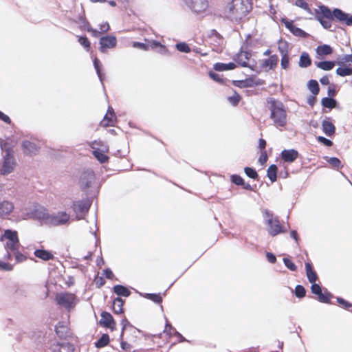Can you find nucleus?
<instances>
[{
    "label": "nucleus",
    "instance_id": "obj_1",
    "mask_svg": "<svg viewBox=\"0 0 352 352\" xmlns=\"http://www.w3.org/2000/svg\"><path fill=\"white\" fill-rule=\"evenodd\" d=\"M316 19L326 30H331L332 21H337L346 25H352V14L349 15L339 8L331 10L328 6L320 5L314 10Z\"/></svg>",
    "mask_w": 352,
    "mask_h": 352
},
{
    "label": "nucleus",
    "instance_id": "obj_55",
    "mask_svg": "<svg viewBox=\"0 0 352 352\" xmlns=\"http://www.w3.org/2000/svg\"><path fill=\"white\" fill-rule=\"evenodd\" d=\"M79 43L82 45L87 51H89L90 49V42L88 38L85 36H79L78 37Z\"/></svg>",
    "mask_w": 352,
    "mask_h": 352
},
{
    "label": "nucleus",
    "instance_id": "obj_33",
    "mask_svg": "<svg viewBox=\"0 0 352 352\" xmlns=\"http://www.w3.org/2000/svg\"><path fill=\"white\" fill-rule=\"evenodd\" d=\"M123 304L124 300L120 298V297H118L114 299L113 304V311L116 314H120L123 312Z\"/></svg>",
    "mask_w": 352,
    "mask_h": 352
},
{
    "label": "nucleus",
    "instance_id": "obj_41",
    "mask_svg": "<svg viewBox=\"0 0 352 352\" xmlns=\"http://www.w3.org/2000/svg\"><path fill=\"white\" fill-rule=\"evenodd\" d=\"M294 4L295 6L305 10L308 14L311 15L313 14L309 4L305 0H296Z\"/></svg>",
    "mask_w": 352,
    "mask_h": 352
},
{
    "label": "nucleus",
    "instance_id": "obj_38",
    "mask_svg": "<svg viewBox=\"0 0 352 352\" xmlns=\"http://www.w3.org/2000/svg\"><path fill=\"white\" fill-rule=\"evenodd\" d=\"M308 88L313 95L316 96L318 94L320 91L319 85L316 80H310L309 81Z\"/></svg>",
    "mask_w": 352,
    "mask_h": 352
},
{
    "label": "nucleus",
    "instance_id": "obj_56",
    "mask_svg": "<svg viewBox=\"0 0 352 352\" xmlns=\"http://www.w3.org/2000/svg\"><path fill=\"white\" fill-rule=\"evenodd\" d=\"M231 181L236 185L241 186L242 184H244L243 179L237 175H232L231 176Z\"/></svg>",
    "mask_w": 352,
    "mask_h": 352
},
{
    "label": "nucleus",
    "instance_id": "obj_62",
    "mask_svg": "<svg viewBox=\"0 0 352 352\" xmlns=\"http://www.w3.org/2000/svg\"><path fill=\"white\" fill-rule=\"evenodd\" d=\"M133 47L135 48H139L142 50H148V45L145 43H140V42H133Z\"/></svg>",
    "mask_w": 352,
    "mask_h": 352
},
{
    "label": "nucleus",
    "instance_id": "obj_31",
    "mask_svg": "<svg viewBox=\"0 0 352 352\" xmlns=\"http://www.w3.org/2000/svg\"><path fill=\"white\" fill-rule=\"evenodd\" d=\"M279 50L281 54L280 65L283 69H287L289 65V58L287 52L283 50L281 47H279Z\"/></svg>",
    "mask_w": 352,
    "mask_h": 352
},
{
    "label": "nucleus",
    "instance_id": "obj_21",
    "mask_svg": "<svg viewBox=\"0 0 352 352\" xmlns=\"http://www.w3.org/2000/svg\"><path fill=\"white\" fill-rule=\"evenodd\" d=\"M322 129L324 134L329 137H331L336 131L335 126L327 119L322 121Z\"/></svg>",
    "mask_w": 352,
    "mask_h": 352
},
{
    "label": "nucleus",
    "instance_id": "obj_14",
    "mask_svg": "<svg viewBox=\"0 0 352 352\" xmlns=\"http://www.w3.org/2000/svg\"><path fill=\"white\" fill-rule=\"evenodd\" d=\"M95 176L94 173L92 170H86L84 171L80 178V187L83 189L87 188L89 187V185L94 180Z\"/></svg>",
    "mask_w": 352,
    "mask_h": 352
},
{
    "label": "nucleus",
    "instance_id": "obj_59",
    "mask_svg": "<svg viewBox=\"0 0 352 352\" xmlns=\"http://www.w3.org/2000/svg\"><path fill=\"white\" fill-rule=\"evenodd\" d=\"M317 140L319 142L327 146H331L333 144L332 141L322 136H318Z\"/></svg>",
    "mask_w": 352,
    "mask_h": 352
},
{
    "label": "nucleus",
    "instance_id": "obj_6",
    "mask_svg": "<svg viewBox=\"0 0 352 352\" xmlns=\"http://www.w3.org/2000/svg\"><path fill=\"white\" fill-rule=\"evenodd\" d=\"M56 300L58 305L68 310L74 307L77 302L76 296L71 293L59 294L56 296Z\"/></svg>",
    "mask_w": 352,
    "mask_h": 352
},
{
    "label": "nucleus",
    "instance_id": "obj_9",
    "mask_svg": "<svg viewBox=\"0 0 352 352\" xmlns=\"http://www.w3.org/2000/svg\"><path fill=\"white\" fill-rule=\"evenodd\" d=\"M184 1L187 6L196 13L205 11L208 7L207 0H184Z\"/></svg>",
    "mask_w": 352,
    "mask_h": 352
},
{
    "label": "nucleus",
    "instance_id": "obj_5",
    "mask_svg": "<svg viewBox=\"0 0 352 352\" xmlns=\"http://www.w3.org/2000/svg\"><path fill=\"white\" fill-rule=\"evenodd\" d=\"M49 213L43 206L36 205L34 206L30 212H28L23 219H34L47 224L49 219Z\"/></svg>",
    "mask_w": 352,
    "mask_h": 352
},
{
    "label": "nucleus",
    "instance_id": "obj_57",
    "mask_svg": "<svg viewBox=\"0 0 352 352\" xmlns=\"http://www.w3.org/2000/svg\"><path fill=\"white\" fill-rule=\"evenodd\" d=\"M352 61V54L351 55H344L343 57L338 59L337 63L338 65H342L344 63H349Z\"/></svg>",
    "mask_w": 352,
    "mask_h": 352
},
{
    "label": "nucleus",
    "instance_id": "obj_61",
    "mask_svg": "<svg viewBox=\"0 0 352 352\" xmlns=\"http://www.w3.org/2000/svg\"><path fill=\"white\" fill-rule=\"evenodd\" d=\"M311 290L313 294H314L317 296L322 292V289H321L320 286L316 283H312L311 287Z\"/></svg>",
    "mask_w": 352,
    "mask_h": 352
},
{
    "label": "nucleus",
    "instance_id": "obj_37",
    "mask_svg": "<svg viewBox=\"0 0 352 352\" xmlns=\"http://www.w3.org/2000/svg\"><path fill=\"white\" fill-rule=\"evenodd\" d=\"M322 105L324 107L333 109L336 105V100L329 97L323 98L321 100Z\"/></svg>",
    "mask_w": 352,
    "mask_h": 352
},
{
    "label": "nucleus",
    "instance_id": "obj_24",
    "mask_svg": "<svg viewBox=\"0 0 352 352\" xmlns=\"http://www.w3.org/2000/svg\"><path fill=\"white\" fill-rule=\"evenodd\" d=\"M305 270L308 280L312 284L318 280V276L316 272L313 270L311 263H305Z\"/></svg>",
    "mask_w": 352,
    "mask_h": 352
},
{
    "label": "nucleus",
    "instance_id": "obj_30",
    "mask_svg": "<svg viewBox=\"0 0 352 352\" xmlns=\"http://www.w3.org/2000/svg\"><path fill=\"white\" fill-rule=\"evenodd\" d=\"M113 290L118 296L127 297L131 294V292L126 287L121 285H115L113 287Z\"/></svg>",
    "mask_w": 352,
    "mask_h": 352
},
{
    "label": "nucleus",
    "instance_id": "obj_22",
    "mask_svg": "<svg viewBox=\"0 0 352 352\" xmlns=\"http://www.w3.org/2000/svg\"><path fill=\"white\" fill-rule=\"evenodd\" d=\"M114 118V111L112 108L109 107L107 113L104 116V119L100 122V124L103 126L113 125Z\"/></svg>",
    "mask_w": 352,
    "mask_h": 352
},
{
    "label": "nucleus",
    "instance_id": "obj_19",
    "mask_svg": "<svg viewBox=\"0 0 352 352\" xmlns=\"http://www.w3.org/2000/svg\"><path fill=\"white\" fill-rule=\"evenodd\" d=\"M100 324L105 327L113 328L112 324H115L113 316L108 312L103 311L101 314Z\"/></svg>",
    "mask_w": 352,
    "mask_h": 352
},
{
    "label": "nucleus",
    "instance_id": "obj_3",
    "mask_svg": "<svg viewBox=\"0 0 352 352\" xmlns=\"http://www.w3.org/2000/svg\"><path fill=\"white\" fill-rule=\"evenodd\" d=\"M269 103L270 104V118L272 120L274 126L284 127L287 124V116L283 104L274 99H271Z\"/></svg>",
    "mask_w": 352,
    "mask_h": 352
},
{
    "label": "nucleus",
    "instance_id": "obj_32",
    "mask_svg": "<svg viewBox=\"0 0 352 352\" xmlns=\"http://www.w3.org/2000/svg\"><path fill=\"white\" fill-rule=\"evenodd\" d=\"M311 64V60L309 57V55L306 53L303 52L300 57L299 60V67L302 68H306L309 67Z\"/></svg>",
    "mask_w": 352,
    "mask_h": 352
},
{
    "label": "nucleus",
    "instance_id": "obj_23",
    "mask_svg": "<svg viewBox=\"0 0 352 352\" xmlns=\"http://www.w3.org/2000/svg\"><path fill=\"white\" fill-rule=\"evenodd\" d=\"M1 241H15V242H18L19 240L18 238L17 232L12 230H6L3 234L1 237Z\"/></svg>",
    "mask_w": 352,
    "mask_h": 352
},
{
    "label": "nucleus",
    "instance_id": "obj_52",
    "mask_svg": "<svg viewBox=\"0 0 352 352\" xmlns=\"http://www.w3.org/2000/svg\"><path fill=\"white\" fill-rule=\"evenodd\" d=\"M244 172L248 177L252 179H256L258 176L256 171L254 168L250 167H245L244 168Z\"/></svg>",
    "mask_w": 352,
    "mask_h": 352
},
{
    "label": "nucleus",
    "instance_id": "obj_13",
    "mask_svg": "<svg viewBox=\"0 0 352 352\" xmlns=\"http://www.w3.org/2000/svg\"><path fill=\"white\" fill-rule=\"evenodd\" d=\"M14 166V162L13 156L4 155L3 160V165L1 169V173L2 175H8L12 172Z\"/></svg>",
    "mask_w": 352,
    "mask_h": 352
},
{
    "label": "nucleus",
    "instance_id": "obj_11",
    "mask_svg": "<svg viewBox=\"0 0 352 352\" xmlns=\"http://www.w3.org/2000/svg\"><path fill=\"white\" fill-rule=\"evenodd\" d=\"M50 348L53 352H73L74 350L73 345L65 341L54 342Z\"/></svg>",
    "mask_w": 352,
    "mask_h": 352
},
{
    "label": "nucleus",
    "instance_id": "obj_54",
    "mask_svg": "<svg viewBox=\"0 0 352 352\" xmlns=\"http://www.w3.org/2000/svg\"><path fill=\"white\" fill-rule=\"evenodd\" d=\"M283 263L291 271L295 272L297 270L296 265L288 258H283Z\"/></svg>",
    "mask_w": 352,
    "mask_h": 352
},
{
    "label": "nucleus",
    "instance_id": "obj_29",
    "mask_svg": "<svg viewBox=\"0 0 352 352\" xmlns=\"http://www.w3.org/2000/svg\"><path fill=\"white\" fill-rule=\"evenodd\" d=\"M335 64L336 63L334 61L330 60L315 62V65H316V67L324 71L331 70L334 67Z\"/></svg>",
    "mask_w": 352,
    "mask_h": 352
},
{
    "label": "nucleus",
    "instance_id": "obj_2",
    "mask_svg": "<svg viewBox=\"0 0 352 352\" xmlns=\"http://www.w3.org/2000/svg\"><path fill=\"white\" fill-rule=\"evenodd\" d=\"M251 8L249 0H233L227 6V16L231 20L240 19L245 16Z\"/></svg>",
    "mask_w": 352,
    "mask_h": 352
},
{
    "label": "nucleus",
    "instance_id": "obj_35",
    "mask_svg": "<svg viewBox=\"0 0 352 352\" xmlns=\"http://www.w3.org/2000/svg\"><path fill=\"white\" fill-rule=\"evenodd\" d=\"M267 177L272 182L277 179V166L275 164L270 165L267 169Z\"/></svg>",
    "mask_w": 352,
    "mask_h": 352
},
{
    "label": "nucleus",
    "instance_id": "obj_53",
    "mask_svg": "<svg viewBox=\"0 0 352 352\" xmlns=\"http://www.w3.org/2000/svg\"><path fill=\"white\" fill-rule=\"evenodd\" d=\"M240 99V96L236 92H234L232 96H230L228 98V100L233 106H236L239 104Z\"/></svg>",
    "mask_w": 352,
    "mask_h": 352
},
{
    "label": "nucleus",
    "instance_id": "obj_16",
    "mask_svg": "<svg viewBox=\"0 0 352 352\" xmlns=\"http://www.w3.org/2000/svg\"><path fill=\"white\" fill-rule=\"evenodd\" d=\"M91 206L89 200L77 201L73 204V209L76 212L85 213L88 212Z\"/></svg>",
    "mask_w": 352,
    "mask_h": 352
},
{
    "label": "nucleus",
    "instance_id": "obj_34",
    "mask_svg": "<svg viewBox=\"0 0 352 352\" xmlns=\"http://www.w3.org/2000/svg\"><path fill=\"white\" fill-rule=\"evenodd\" d=\"M164 331L170 335L173 334L177 336L179 338V342L186 341V338L181 333L177 331L176 329H174L170 324H166Z\"/></svg>",
    "mask_w": 352,
    "mask_h": 352
},
{
    "label": "nucleus",
    "instance_id": "obj_60",
    "mask_svg": "<svg viewBox=\"0 0 352 352\" xmlns=\"http://www.w3.org/2000/svg\"><path fill=\"white\" fill-rule=\"evenodd\" d=\"M0 269L4 271H11L12 265L5 261H0Z\"/></svg>",
    "mask_w": 352,
    "mask_h": 352
},
{
    "label": "nucleus",
    "instance_id": "obj_4",
    "mask_svg": "<svg viewBox=\"0 0 352 352\" xmlns=\"http://www.w3.org/2000/svg\"><path fill=\"white\" fill-rule=\"evenodd\" d=\"M265 223L267 226V232L272 236H275L281 233L287 232L289 225L286 227L282 226L278 217H275L272 211L265 210L263 211Z\"/></svg>",
    "mask_w": 352,
    "mask_h": 352
},
{
    "label": "nucleus",
    "instance_id": "obj_12",
    "mask_svg": "<svg viewBox=\"0 0 352 352\" xmlns=\"http://www.w3.org/2000/svg\"><path fill=\"white\" fill-rule=\"evenodd\" d=\"M264 84L265 80L255 77H251L243 80L238 81L236 86L239 87H253L258 85H263Z\"/></svg>",
    "mask_w": 352,
    "mask_h": 352
},
{
    "label": "nucleus",
    "instance_id": "obj_51",
    "mask_svg": "<svg viewBox=\"0 0 352 352\" xmlns=\"http://www.w3.org/2000/svg\"><path fill=\"white\" fill-rule=\"evenodd\" d=\"M306 290L303 286L300 285H296L295 288V295L297 298H301L305 296Z\"/></svg>",
    "mask_w": 352,
    "mask_h": 352
},
{
    "label": "nucleus",
    "instance_id": "obj_36",
    "mask_svg": "<svg viewBox=\"0 0 352 352\" xmlns=\"http://www.w3.org/2000/svg\"><path fill=\"white\" fill-rule=\"evenodd\" d=\"M28 289L23 286L17 287L14 291V295L16 298L21 299L25 298L28 296Z\"/></svg>",
    "mask_w": 352,
    "mask_h": 352
},
{
    "label": "nucleus",
    "instance_id": "obj_46",
    "mask_svg": "<svg viewBox=\"0 0 352 352\" xmlns=\"http://www.w3.org/2000/svg\"><path fill=\"white\" fill-rule=\"evenodd\" d=\"M331 297V294L326 291L324 293L322 292L318 295V300L324 303H329L330 302V298Z\"/></svg>",
    "mask_w": 352,
    "mask_h": 352
},
{
    "label": "nucleus",
    "instance_id": "obj_44",
    "mask_svg": "<svg viewBox=\"0 0 352 352\" xmlns=\"http://www.w3.org/2000/svg\"><path fill=\"white\" fill-rule=\"evenodd\" d=\"M324 159L334 168H339L342 167L341 162L337 157H325Z\"/></svg>",
    "mask_w": 352,
    "mask_h": 352
},
{
    "label": "nucleus",
    "instance_id": "obj_48",
    "mask_svg": "<svg viewBox=\"0 0 352 352\" xmlns=\"http://www.w3.org/2000/svg\"><path fill=\"white\" fill-rule=\"evenodd\" d=\"M291 32L294 35H295L296 36L302 37V38H306L308 36V34L307 32H305L304 30H301L300 28L296 27L295 25L291 30Z\"/></svg>",
    "mask_w": 352,
    "mask_h": 352
},
{
    "label": "nucleus",
    "instance_id": "obj_25",
    "mask_svg": "<svg viewBox=\"0 0 352 352\" xmlns=\"http://www.w3.org/2000/svg\"><path fill=\"white\" fill-rule=\"evenodd\" d=\"M316 54L318 56H324L330 55L333 53L332 47L329 45H322L317 47L316 49ZM320 58V57H318Z\"/></svg>",
    "mask_w": 352,
    "mask_h": 352
},
{
    "label": "nucleus",
    "instance_id": "obj_49",
    "mask_svg": "<svg viewBox=\"0 0 352 352\" xmlns=\"http://www.w3.org/2000/svg\"><path fill=\"white\" fill-rule=\"evenodd\" d=\"M176 49L181 52L184 53H189L190 52V47L184 42H181L179 43H177L175 45Z\"/></svg>",
    "mask_w": 352,
    "mask_h": 352
},
{
    "label": "nucleus",
    "instance_id": "obj_39",
    "mask_svg": "<svg viewBox=\"0 0 352 352\" xmlns=\"http://www.w3.org/2000/svg\"><path fill=\"white\" fill-rule=\"evenodd\" d=\"M19 241L18 242H15V241H6L5 248L6 250H10L14 252L19 248Z\"/></svg>",
    "mask_w": 352,
    "mask_h": 352
},
{
    "label": "nucleus",
    "instance_id": "obj_64",
    "mask_svg": "<svg viewBox=\"0 0 352 352\" xmlns=\"http://www.w3.org/2000/svg\"><path fill=\"white\" fill-rule=\"evenodd\" d=\"M282 23L285 25V26L288 30H289L290 32L292 30V28H294V25L293 23V21H288V19H282Z\"/></svg>",
    "mask_w": 352,
    "mask_h": 352
},
{
    "label": "nucleus",
    "instance_id": "obj_43",
    "mask_svg": "<svg viewBox=\"0 0 352 352\" xmlns=\"http://www.w3.org/2000/svg\"><path fill=\"white\" fill-rule=\"evenodd\" d=\"M109 342V337L107 334H103L100 339L96 342L97 348H101L108 344Z\"/></svg>",
    "mask_w": 352,
    "mask_h": 352
},
{
    "label": "nucleus",
    "instance_id": "obj_20",
    "mask_svg": "<svg viewBox=\"0 0 352 352\" xmlns=\"http://www.w3.org/2000/svg\"><path fill=\"white\" fill-rule=\"evenodd\" d=\"M298 151L294 149L284 150L281 153L282 158L285 162H294L298 157Z\"/></svg>",
    "mask_w": 352,
    "mask_h": 352
},
{
    "label": "nucleus",
    "instance_id": "obj_45",
    "mask_svg": "<svg viewBox=\"0 0 352 352\" xmlns=\"http://www.w3.org/2000/svg\"><path fill=\"white\" fill-rule=\"evenodd\" d=\"M336 74L340 76L352 75V67H338L336 69Z\"/></svg>",
    "mask_w": 352,
    "mask_h": 352
},
{
    "label": "nucleus",
    "instance_id": "obj_42",
    "mask_svg": "<svg viewBox=\"0 0 352 352\" xmlns=\"http://www.w3.org/2000/svg\"><path fill=\"white\" fill-rule=\"evenodd\" d=\"M94 68L96 69V72L97 73V75L99 78V80L101 82L102 84V81H103V78H104V74H102L100 71V60L97 58H95L94 59Z\"/></svg>",
    "mask_w": 352,
    "mask_h": 352
},
{
    "label": "nucleus",
    "instance_id": "obj_7",
    "mask_svg": "<svg viewBox=\"0 0 352 352\" xmlns=\"http://www.w3.org/2000/svg\"><path fill=\"white\" fill-rule=\"evenodd\" d=\"M70 216L65 212H58L49 214L47 225L58 226L68 223Z\"/></svg>",
    "mask_w": 352,
    "mask_h": 352
},
{
    "label": "nucleus",
    "instance_id": "obj_8",
    "mask_svg": "<svg viewBox=\"0 0 352 352\" xmlns=\"http://www.w3.org/2000/svg\"><path fill=\"white\" fill-rule=\"evenodd\" d=\"M100 51L107 53L109 49L114 48L117 45V39L114 36H102L100 39Z\"/></svg>",
    "mask_w": 352,
    "mask_h": 352
},
{
    "label": "nucleus",
    "instance_id": "obj_58",
    "mask_svg": "<svg viewBox=\"0 0 352 352\" xmlns=\"http://www.w3.org/2000/svg\"><path fill=\"white\" fill-rule=\"evenodd\" d=\"M56 333L59 337H64L67 333V328L65 327H56Z\"/></svg>",
    "mask_w": 352,
    "mask_h": 352
},
{
    "label": "nucleus",
    "instance_id": "obj_63",
    "mask_svg": "<svg viewBox=\"0 0 352 352\" xmlns=\"http://www.w3.org/2000/svg\"><path fill=\"white\" fill-rule=\"evenodd\" d=\"M13 254H14L17 262H22L25 259V256L19 252V249L16 251H14Z\"/></svg>",
    "mask_w": 352,
    "mask_h": 352
},
{
    "label": "nucleus",
    "instance_id": "obj_18",
    "mask_svg": "<svg viewBox=\"0 0 352 352\" xmlns=\"http://www.w3.org/2000/svg\"><path fill=\"white\" fill-rule=\"evenodd\" d=\"M251 56V54L248 52H241L236 55V61L241 65L242 67H248L252 68V67L248 64V61L249 60Z\"/></svg>",
    "mask_w": 352,
    "mask_h": 352
},
{
    "label": "nucleus",
    "instance_id": "obj_15",
    "mask_svg": "<svg viewBox=\"0 0 352 352\" xmlns=\"http://www.w3.org/2000/svg\"><path fill=\"white\" fill-rule=\"evenodd\" d=\"M14 209V205L12 201L8 200L0 201V217L10 215Z\"/></svg>",
    "mask_w": 352,
    "mask_h": 352
},
{
    "label": "nucleus",
    "instance_id": "obj_27",
    "mask_svg": "<svg viewBox=\"0 0 352 352\" xmlns=\"http://www.w3.org/2000/svg\"><path fill=\"white\" fill-rule=\"evenodd\" d=\"M34 254L35 256L43 261H50L54 258V255L45 250H36Z\"/></svg>",
    "mask_w": 352,
    "mask_h": 352
},
{
    "label": "nucleus",
    "instance_id": "obj_26",
    "mask_svg": "<svg viewBox=\"0 0 352 352\" xmlns=\"http://www.w3.org/2000/svg\"><path fill=\"white\" fill-rule=\"evenodd\" d=\"M278 62V57L277 55H272L269 58L265 60L262 63L263 68L273 69Z\"/></svg>",
    "mask_w": 352,
    "mask_h": 352
},
{
    "label": "nucleus",
    "instance_id": "obj_50",
    "mask_svg": "<svg viewBox=\"0 0 352 352\" xmlns=\"http://www.w3.org/2000/svg\"><path fill=\"white\" fill-rule=\"evenodd\" d=\"M144 296L156 303H160L162 301V298L160 294H146Z\"/></svg>",
    "mask_w": 352,
    "mask_h": 352
},
{
    "label": "nucleus",
    "instance_id": "obj_10",
    "mask_svg": "<svg viewBox=\"0 0 352 352\" xmlns=\"http://www.w3.org/2000/svg\"><path fill=\"white\" fill-rule=\"evenodd\" d=\"M100 141H94L91 143V147L94 149L93 154L94 157L100 162L104 163L108 161V156L104 154V152L108 151V147L104 146L102 151L98 149L96 146L100 145Z\"/></svg>",
    "mask_w": 352,
    "mask_h": 352
},
{
    "label": "nucleus",
    "instance_id": "obj_28",
    "mask_svg": "<svg viewBox=\"0 0 352 352\" xmlns=\"http://www.w3.org/2000/svg\"><path fill=\"white\" fill-rule=\"evenodd\" d=\"M236 67V65L234 63H217L214 65V69L218 72L228 71L234 69Z\"/></svg>",
    "mask_w": 352,
    "mask_h": 352
},
{
    "label": "nucleus",
    "instance_id": "obj_40",
    "mask_svg": "<svg viewBox=\"0 0 352 352\" xmlns=\"http://www.w3.org/2000/svg\"><path fill=\"white\" fill-rule=\"evenodd\" d=\"M79 21L85 24V25L87 27V30L89 32H91L94 36H98V31L90 27L89 23L87 21H86V19L84 16H80L79 17Z\"/></svg>",
    "mask_w": 352,
    "mask_h": 352
},
{
    "label": "nucleus",
    "instance_id": "obj_47",
    "mask_svg": "<svg viewBox=\"0 0 352 352\" xmlns=\"http://www.w3.org/2000/svg\"><path fill=\"white\" fill-rule=\"evenodd\" d=\"M0 147L3 151L6 152L5 155H9V156L12 155V149L11 146L8 145L7 142H3V140L0 138Z\"/></svg>",
    "mask_w": 352,
    "mask_h": 352
},
{
    "label": "nucleus",
    "instance_id": "obj_17",
    "mask_svg": "<svg viewBox=\"0 0 352 352\" xmlns=\"http://www.w3.org/2000/svg\"><path fill=\"white\" fill-rule=\"evenodd\" d=\"M23 152L28 155H34L38 150V146L34 142L25 140L22 143Z\"/></svg>",
    "mask_w": 352,
    "mask_h": 352
}]
</instances>
